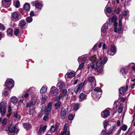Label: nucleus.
Returning <instances> with one entry per match:
<instances>
[{
    "label": "nucleus",
    "mask_w": 135,
    "mask_h": 135,
    "mask_svg": "<svg viewBox=\"0 0 135 135\" xmlns=\"http://www.w3.org/2000/svg\"><path fill=\"white\" fill-rule=\"evenodd\" d=\"M108 59L106 57H100L96 62V65L97 67V69L98 72L102 73L103 71V66L108 61Z\"/></svg>",
    "instance_id": "nucleus-1"
},
{
    "label": "nucleus",
    "mask_w": 135,
    "mask_h": 135,
    "mask_svg": "<svg viewBox=\"0 0 135 135\" xmlns=\"http://www.w3.org/2000/svg\"><path fill=\"white\" fill-rule=\"evenodd\" d=\"M6 101L4 100L0 103V112L2 116H4L6 112Z\"/></svg>",
    "instance_id": "nucleus-2"
},
{
    "label": "nucleus",
    "mask_w": 135,
    "mask_h": 135,
    "mask_svg": "<svg viewBox=\"0 0 135 135\" xmlns=\"http://www.w3.org/2000/svg\"><path fill=\"white\" fill-rule=\"evenodd\" d=\"M19 131V130L17 127L14 124L11 125L8 128V131L9 133H17Z\"/></svg>",
    "instance_id": "nucleus-3"
},
{
    "label": "nucleus",
    "mask_w": 135,
    "mask_h": 135,
    "mask_svg": "<svg viewBox=\"0 0 135 135\" xmlns=\"http://www.w3.org/2000/svg\"><path fill=\"white\" fill-rule=\"evenodd\" d=\"M4 86L7 89H11L14 86L13 80L11 79H7L5 82Z\"/></svg>",
    "instance_id": "nucleus-4"
},
{
    "label": "nucleus",
    "mask_w": 135,
    "mask_h": 135,
    "mask_svg": "<svg viewBox=\"0 0 135 135\" xmlns=\"http://www.w3.org/2000/svg\"><path fill=\"white\" fill-rule=\"evenodd\" d=\"M116 52V48L114 46H112L110 47L108 51V54L110 56H113Z\"/></svg>",
    "instance_id": "nucleus-5"
},
{
    "label": "nucleus",
    "mask_w": 135,
    "mask_h": 135,
    "mask_svg": "<svg viewBox=\"0 0 135 135\" xmlns=\"http://www.w3.org/2000/svg\"><path fill=\"white\" fill-rule=\"evenodd\" d=\"M85 81L83 83H81L80 84L76 86L74 90V92L76 93H77L79 92H80L82 88L85 84Z\"/></svg>",
    "instance_id": "nucleus-6"
},
{
    "label": "nucleus",
    "mask_w": 135,
    "mask_h": 135,
    "mask_svg": "<svg viewBox=\"0 0 135 135\" xmlns=\"http://www.w3.org/2000/svg\"><path fill=\"white\" fill-rule=\"evenodd\" d=\"M68 123H66L65 124L63 131L61 132V135H70L69 129H68Z\"/></svg>",
    "instance_id": "nucleus-7"
},
{
    "label": "nucleus",
    "mask_w": 135,
    "mask_h": 135,
    "mask_svg": "<svg viewBox=\"0 0 135 135\" xmlns=\"http://www.w3.org/2000/svg\"><path fill=\"white\" fill-rule=\"evenodd\" d=\"M52 103L51 102L49 103L48 104L47 107L46 108L45 106H42L43 108H46L45 111L46 113L47 114H48L49 113L51 109Z\"/></svg>",
    "instance_id": "nucleus-8"
},
{
    "label": "nucleus",
    "mask_w": 135,
    "mask_h": 135,
    "mask_svg": "<svg viewBox=\"0 0 135 135\" xmlns=\"http://www.w3.org/2000/svg\"><path fill=\"white\" fill-rule=\"evenodd\" d=\"M68 110L67 108H62L61 111V118L62 119H64L65 117L66 113L68 112Z\"/></svg>",
    "instance_id": "nucleus-9"
},
{
    "label": "nucleus",
    "mask_w": 135,
    "mask_h": 135,
    "mask_svg": "<svg viewBox=\"0 0 135 135\" xmlns=\"http://www.w3.org/2000/svg\"><path fill=\"white\" fill-rule=\"evenodd\" d=\"M31 3L32 6H35L37 8H40L42 6V5L41 3L38 2L37 1L33 2Z\"/></svg>",
    "instance_id": "nucleus-10"
},
{
    "label": "nucleus",
    "mask_w": 135,
    "mask_h": 135,
    "mask_svg": "<svg viewBox=\"0 0 135 135\" xmlns=\"http://www.w3.org/2000/svg\"><path fill=\"white\" fill-rule=\"evenodd\" d=\"M109 113L110 112L108 110H105L101 112V115L102 117L105 118L109 115Z\"/></svg>",
    "instance_id": "nucleus-11"
},
{
    "label": "nucleus",
    "mask_w": 135,
    "mask_h": 135,
    "mask_svg": "<svg viewBox=\"0 0 135 135\" xmlns=\"http://www.w3.org/2000/svg\"><path fill=\"white\" fill-rule=\"evenodd\" d=\"M128 88V86H127L126 88L124 87H122L119 89V91L120 94H123L125 93L127 91Z\"/></svg>",
    "instance_id": "nucleus-12"
},
{
    "label": "nucleus",
    "mask_w": 135,
    "mask_h": 135,
    "mask_svg": "<svg viewBox=\"0 0 135 135\" xmlns=\"http://www.w3.org/2000/svg\"><path fill=\"white\" fill-rule=\"evenodd\" d=\"M117 18L115 16H113L110 18L109 19V24L110 25H111L112 23L116 21Z\"/></svg>",
    "instance_id": "nucleus-13"
},
{
    "label": "nucleus",
    "mask_w": 135,
    "mask_h": 135,
    "mask_svg": "<svg viewBox=\"0 0 135 135\" xmlns=\"http://www.w3.org/2000/svg\"><path fill=\"white\" fill-rule=\"evenodd\" d=\"M87 95L84 93H81L79 95V97L80 99V101H81L83 100L86 99Z\"/></svg>",
    "instance_id": "nucleus-14"
},
{
    "label": "nucleus",
    "mask_w": 135,
    "mask_h": 135,
    "mask_svg": "<svg viewBox=\"0 0 135 135\" xmlns=\"http://www.w3.org/2000/svg\"><path fill=\"white\" fill-rule=\"evenodd\" d=\"M46 128L47 126L45 125L43 127H41L38 132V134L41 135L42 132L44 133L45 131Z\"/></svg>",
    "instance_id": "nucleus-15"
},
{
    "label": "nucleus",
    "mask_w": 135,
    "mask_h": 135,
    "mask_svg": "<svg viewBox=\"0 0 135 135\" xmlns=\"http://www.w3.org/2000/svg\"><path fill=\"white\" fill-rule=\"evenodd\" d=\"M36 100H35L31 102H29L26 104V107L27 108L30 107L35 105L36 103Z\"/></svg>",
    "instance_id": "nucleus-16"
},
{
    "label": "nucleus",
    "mask_w": 135,
    "mask_h": 135,
    "mask_svg": "<svg viewBox=\"0 0 135 135\" xmlns=\"http://www.w3.org/2000/svg\"><path fill=\"white\" fill-rule=\"evenodd\" d=\"M116 126L115 125H113L112 126V128L110 129V130L106 133L105 135H110L112 134L113 132L115 131V128Z\"/></svg>",
    "instance_id": "nucleus-17"
},
{
    "label": "nucleus",
    "mask_w": 135,
    "mask_h": 135,
    "mask_svg": "<svg viewBox=\"0 0 135 135\" xmlns=\"http://www.w3.org/2000/svg\"><path fill=\"white\" fill-rule=\"evenodd\" d=\"M2 5L5 8H8L10 6L11 2H7L4 1H2Z\"/></svg>",
    "instance_id": "nucleus-18"
},
{
    "label": "nucleus",
    "mask_w": 135,
    "mask_h": 135,
    "mask_svg": "<svg viewBox=\"0 0 135 135\" xmlns=\"http://www.w3.org/2000/svg\"><path fill=\"white\" fill-rule=\"evenodd\" d=\"M75 75V73L70 72L66 74L65 76L66 77L67 76L69 78H71L74 77Z\"/></svg>",
    "instance_id": "nucleus-19"
},
{
    "label": "nucleus",
    "mask_w": 135,
    "mask_h": 135,
    "mask_svg": "<svg viewBox=\"0 0 135 135\" xmlns=\"http://www.w3.org/2000/svg\"><path fill=\"white\" fill-rule=\"evenodd\" d=\"M58 128V126L57 125H55V126H52L50 129L51 132V133L54 132L57 130Z\"/></svg>",
    "instance_id": "nucleus-20"
},
{
    "label": "nucleus",
    "mask_w": 135,
    "mask_h": 135,
    "mask_svg": "<svg viewBox=\"0 0 135 135\" xmlns=\"http://www.w3.org/2000/svg\"><path fill=\"white\" fill-rule=\"evenodd\" d=\"M87 59L86 57H83V56L79 57L78 59V61L79 63H80V60H81V63H83L84 64L85 61Z\"/></svg>",
    "instance_id": "nucleus-21"
},
{
    "label": "nucleus",
    "mask_w": 135,
    "mask_h": 135,
    "mask_svg": "<svg viewBox=\"0 0 135 135\" xmlns=\"http://www.w3.org/2000/svg\"><path fill=\"white\" fill-rule=\"evenodd\" d=\"M88 80L90 83L96 84L95 80L94 77L93 76L90 77L88 79Z\"/></svg>",
    "instance_id": "nucleus-22"
},
{
    "label": "nucleus",
    "mask_w": 135,
    "mask_h": 135,
    "mask_svg": "<svg viewBox=\"0 0 135 135\" xmlns=\"http://www.w3.org/2000/svg\"><path fill=\"white\" fill-rule=\"evenodd\" d=\"M59 93V90L57 89H55L52 90L51 91V95L53 96L56 95Z\"/></svg>",
    "instance_id": "nucleus-23"
},
{
    "label": "nucleus",
    "mask_w": 135,
    "mask_h": 135,
    "mask_svg": "<svg viewBox=\"0 0 135 135\" xmlns=\"http://www.w3.org/2000/svg\"><path fill=\"white\" fill-rule=\"evenodd\" d=\"M23 127L26 130H29L31 128V126L28 123H25L23 124Z\"/></svg>",
    "instance_id": "nucleus-24"
},
{
    "label": "nucleus",
    "mask_w": 135,
    "mask_h": 135,
    "mask_svg": "<svg viewBox=\"0 0 135 135\" xmlns=\"http://www.w3.org/2000/svg\"><path fill=\"white\" fill-rule=\"evenodd\" d=\"M26 22L23 20H21L18 24L19 26L21 28H22L25 25Z\"/></svg>",
    "instance_id": "nucleus-25"
},
{
    "label": "nucleus",
    "mask_w": 135,
    "mask_h": 135,
    "mask_svg": "<svg viewBox=\"0 0 135 135\" xmlns=\"http://www.w3.org/2000/svg\"><path fill=\"white\" fill-rule=\"evenodd\" d=\"M11 101L13 103L15 104H17L18 100L15 96L12 97L11 98Z\"/></svg>",
    "instance_id": "nucleus-26"
},
{
    "label": "nucleus",
    "mask_w": 135,
    "mask_h": 135,
    "mask_svg": "<svg viewBox=\"0 0 135 135\" xmlns=\"http://www.w3.org/2000/svg\"><path fill=\"white\" fill-rule=\"evenodd\" d=\"M108 26L106 24L104 25L102 27L101 29L102 32H105L108 28Z\"/></svg>",
    "instance_id": "nucleus-27"
},
{
    "label": "nucleus",
    "mask_w": 135,
    "mask_h": 135,
    "mask_svg": "<svg viewBox=\"0 0 135 135\" xmlns=\"http://www.w3.org/2000/svg\"><path fill=\"white\" fill-rule=\"evenodd\" d=\"M47 90L45 86H43L40 90V93H44L46 92Z\"/></svg>",
    "instance_id": "nucleus-28"
},
{
    "label": "nucleus",
    "mask_w": 135,
    "mask_h": 135,
    "mask_svg": "<svg viewBox=\"0 0 135 135\" xmlns=\"http://www.w3.org/2000/svg\"><path fill=\"white\" fill-rule=\"evenodd\" d=\"M12 17L15 20H18V15L17 13L16 12H14L12 14Z\"/></svg>",
    "instance_id": "nucleus-29"
},
{
    "label": "nucleus",
    "mask_w": 135,
    "mask_h": 135,
    "mask_svg": "<svg viewBox=\"0 0 135 135\" xmlns=\"http://www.w3.org/2000/svg\"><path fill=\"white\" fill-rule=\"evenodd\" d=\"M47 96L45 95H43L42 96L41 103H45L47 99Z\"/></svg>",
    "instance_id": "nucleus-30"
},
{
    "label": "nucleus",
    "mask_w": 135,
    "mask_h": 135,
    "mask_svg": "<svg viewBox=\"0 0 135 135\" xmlns=\"http://www.w3.org/2000/svg\"><path fill=\"white\" fill-rule=\"evenodd\" d=\"M96 85V84L95 83H90V84L89 86V90H92L94 87H95V86Z\"/></svg>",
    "instance_id": "nucleus-31"
},
{
    "label": "nucleus",
    "mask_w": 135,
    "mask_h": 135,
    "mask_svg": "<svg viewBox=\"0 0 135 135\" xmlns=\"http://www.w3.org/2000/svg\"><path fill=\"white\" fill-rule=\"evenodd\" d=\"M61 103L60 102L58 101L55 104V108L56 109H57L59 108L61 104Z\"/></svg>",
    "instance_id": "nucleus-32"
},
{
    "label": "nucleus",
    "mask_w": 135,
    "mask_h": 135,
    "mask_svg": "<svg viewBox=\"0 0 135 135\" xmlns=\"http://www.w3.org/2000/svg\"><path fill=\"white\" fill-rule=\"evenodd\" d=\"M32 21V18L31 17H28L26 18V21L28 23H30Z\"/></svg>",
    "instance_id": "nucleus-33"
},
{
    "label": "nucleus",
    "mask_w": 135,
    "mask_h": 135,
    "mask_svg": "<svg viewBox=\"0 0 135 135\" xmlns=\"http://www.w3.org/2000/svg\"><path fill=\"white\" fill-rule=\"evenodd\" d=\"M96 59V55H94L91 57L90 60L92 62H94Z\"/></svg>",
    "instance_id": "nucleus-34"
},
{
    "label": "nucleus",
    "mask_w": 135,
    "mask_h": 135,
    "mask_svg": "<svg viewBox=\"0 0 135 135\" xmlns=\"http://www.w3.org/2000/svg\"><path fill=\"white\" fill-rule=\"evenodd\" d=\"M14 5L16 8H18L20 5V3L19 1H17L15 3H14Z\"/></svg>",
    "instance_id": "nucleus-35"
},
{
    "label": "nucleus",
    "mask_w": 135,
    "mask_h": 135,
    "mask_svg": "<svg viewBox=\"0 0 135 135\" xmlns=\"http://www.w3.org/2000/svg\"><path fill=\"white\" fill-rule=\"evenodd\" d=\"M13 30L11 28H9L7 31V33L8 35H11L12 34Z\"/></svg>",
    "instance_id": "nucleus-36"
},
{
    "label": "nucleus",
    "mask_w": 135,
    "mask_h": 135,
    "mask_svg": "<svg viewBox=\"0 0 135 135\" xmlns=\"http://www.w3.org/2000/svg\"><path fill=\"white\" fill-rule=\"evenodd\" d=\"M123 110V107L122 105H120L118 107V112L120 113L122 112Z\"/></svg>",
    "instance_id": "nucleus-37"
},
{
    "label": "nucleus",
    "mask_w": 135,
    "mask_h": 135,
    "mask_svg": "<svg viewBox=\"0 0 135 135\" xmlns=\"http://www.w3.org/2000/svg\"><path fill=\"white\" fill-rule=\"evenodd\" d=\"M24 8H30V5L28 3H26L24 5Z\"/></svg>",
    "instance_id": "nucleus-38"
},
{
    "label": "nucleus",
    "mask_w": 135,
    "mask_h": 135,
    "mask_svg": "<svg viewBox=\"0 0 135 135\" xmlns=\"http://www.w3.org/2000/svg\"><path fill=\"white\" fill-rule=\"evenodd\" d=\"M65 85L63 83H61L59 86V89L60 90L61 89L65 88Z\"/></svg>",
    "instance_id": "nucleus-39"
},
{
    "label": "nucleus",
    "mask_w": 135,
    "mask_h": 135,
    "mask_svg": "<svg viewBox=\"0 0 135 135\" xmlns=\"http://www.w3.org/2000/svg\"><path fill=\"white\" fill-rule=\"evenodd\" d=\"M79 105L78 104H76L74 105V110H77L79 109Z\"/></svg>",
    "instance_id": "nucleus-40"
},
{
    "label": "nucleus",
    "mask_w": 135,
    "mask_h": 135,
    "mask_svg": "<svg viewBox=\"0 0 135 135\" xmlns=\"http://www.w3.org/2000/svg\"><path fill=\"white\" fill-rule=\"evenodd\" d=\"M94 91L97 92H101L102 91V90L99 87L96 88L94 90Z\"/></svg>",
    "instance_id": "nucleus-41"
},
{
    "label": "nucleus",
    "mask_w": 135,
    "mask_h": 135,
    "mask_svg": "<svg viewBox=\"0 0 135 135\" xmlns=\"http://www.w3.org/2000/svg\"><path fill=\"white\" fill-rule=\"evenodd\" d=\"M120 128L123 131H125L126 130L127 128V126L126 125L124 124Z\"/></svg>",
    "instance_id": "nucleus-42"
},
{
    "label": "nucleus",
    "mask_w": 135,
    "mask_h": 135,
    "mask_svg": "<svg viewBox=\"0 0 135 135\" xmlns=\"http://www.w3.org/2000/svg\"><path fill=\"white\" fill-rule=\"evenodd\" d=\"M95 66V64H94L92 63L90 65H88V69H90V68L93 69L94 68Z\"/></svg>",
    "instance_id": "nucleus-43"
},
{
    "label": "nucleus",
    "mask_w": 135,
    "mask_h": 135,
    "mask_svg": "<svg viewBox=\"0 0 135 135\" xmlns=\"http://www.w3.org/2000/svg\"><path fill=\"white\" fill-rule=\"evenodd\" d=\"M108 124V122L106 121H104L103 122L104 127L105 128L107 127V126Z\"/></svg>",
    "instance_id": "nucleus-44"
},
{
    "label": "nucleus",
    "mask_w": 135,
    "mask_h": 135,
    "mask_svg": "<svg viewBox=\"0 0 135 135\" xmlns=\"http://www.w3.org/2000/svg\"><path fill=\"white\" fill-rule=\"evenodd\" d=\"M7 121V119L6 118H4L2 120V124L3 125H5Z\"/></svg>",
    "instance_id": "nucleus-45"
},
{
    "label": "nucleus",
    "mask_w": 135,
    "mask_h": 135,
    "mask_svg": "<svg viewBox=\"0 0 135 135\" xmlns=\"http://www.w3.org/2000/svg\"><path fill=\"white\" fill-rule=\"evenodd\" d=\"M120 72L122 74H124L127 73V72L124 69L122 68L120 70Z\"/></svg>",
    "instance_id": "nucleus-46"
},
{
    "label": "nucleus",
    "mask_w": 135,
    "mask_h": 135,
    "mask_svg": "<svg viewBox=\"0 0 135 135\" xmlns=\"http://www.w3.org/2000/svg\"><path fill=\"white\" fill-rule=\"evenodd\" d=\"M5 29V27L3 25L0 23V30L2 31H4Z\"/></svg>",
    "instance_id": "nucleus-47"
},
{
    "label": "nucleus",
    "mask_w": 135,
    "mask_h": 135,
    "mask_svg": "<svg viewBox=\"0 0 135 135\" xmlns=\"http://www.w3.org/2000/svg\"><path fill=\"white\" fill-rule=\"evenodd\" d=\"M111 9H105L104 11L105 14L107 15V13H110L112 11Z\"/></svg>",
    "instance_id": "nucleus-48"
},
{
    "label": "nucleus",
    "mask_w": 135,
    "mask_h": 135,
    "mask_svg": "<svg viewBox=\"0 0 135 135\" xmlns=\"http://www.w3.org/2000/svg\"><path fill=\"white\" fill-rule=\"evenodd\" d=\"M128 11H124L122 13L123 15V16H126L127 15L128 13Z\"/></svg>",
    "instance_id": "nucleus-49"
},
{
    "label": "nucleus",
    "mask_w": 135,
    "mask_h": 135,
    "mask_svg": "<svg viewBox=\"0 0 135 135\" xmlns=\"http://www.w3.org/2000/svg\"><path fill=\"white\" fill-rule=\"evenodd\" d=\"M74 117L73 115L72 114H70L69 115L68 117V119L70 120H71L73 119Z\"/></svg>",
    "instance_id": "nucleus-50"
},
{
    "label": "nucleus",
    "mask_w": 135,
    "mask_h": 135,
    "mask_svg": "<svg viewBox=\"0 0 135 135\" xmlns=\"http://www.w3.org/2000/svg\"><path fill=\"white\" fill-rule=\"evenodd\" d=\"M14 116L16 118L19 119L20 118L19 115H18L17 112H15L14 113Z\"/></svg>",
    "instance_id": "nucleus-51"
},
{
    "label": "nucleus",
    "mask_w": 135,
    "mask_h": 135,
    "mask_svg": "<svg viewBox=\"0 0 135 135\" xmlns=\"http://www.w3.org/2000/svg\"><path fill=\"white\" fill-rule=\"evenodd\" d=\"M67 90L66 89H64L62 91V95L64 96L66 95H67Z\"/></svg>",
    "instance_id": "nucleus-52"
},
{
    "label": "nucleus",
    "mask_w": 135,
    "mask_h": 135,
    "mask_svg": "<svg viewBox=\"0 0 135 135\" xmlns=\"http://www.w3.org/2000/svg\"><path fill=\"white\" fill-rule=\"evenodd\" d=\"M9 94V93L8 91H5L4 92V93H3V95L5 97H6Z\"/></svg>",
    "instance_id": "nucleus-53"
},
{
    "label": "nucleus",
    "mask_w": 135,
    "mask_h": 135,
    "mask_svg": "<svg viewBox=\"0 0 135 135\" xmlns=\"http://www.w3.org/2000/svg\"><path fill=\"white\" fill-rule=\"evenodd\" d=\"M43 120L45 121H46L48 120L49 119L48 116L47 115L44 116L43 118Z\"/></svg>",
    "instance_id": "nucleus-54"
},
{
    "label": "nucleus",
    "mask_w": 135,
    "mask_h": 135,
    "mask_svg": "<svg viewBox=\"0 0 135 135\" xmlns=\"http://www.w3.org/2000/svg\"><path fill=\"white\" fill-rule=\"evenodd\" d=\"M19 32V31L18 29H16L14 32V34L15 35H18Z\"/></svg>",
    "instance_id": "nucleus-55"
},
{
    "label": "nucleus",
    "mask_w": 135,
    "mask_h": 135,
    "mask_svg": "<svg viewBox=\"0 0 135 135\" xmlns=\"http://www.w3.org/2000/svg\"><path fill=\"white\" fill-rule=\"evenodd\" d=\"M84 65V64L83 63H82L80 65H79V69H82Z\"/></svg>",
    "instance_id": "nucleus-56"
},
{
    "label": "nucleus",
    "mask_w": 135,
    "mask_h": 135,
    "mask_svg": "<svg viewBox=\"0 0 135 135\" xmlns=\"http://www.w3.org/2000/svg\"><path fill=\"white\" fill-rule=\"evenodd\" d=\"M119 10L118 9H117V10H115L114 11V12L113 13L114 14H119Z\"/></svg>",
    "instance_id": "nucleus-57"
},
{
    "label": "nucleus",
    "mask_w": 135,
    "mask_h": 135,
    "mask_svg": "<svg viewBox=\"0 0 135 135\" xmlns=\"http://www.w3.org/2000/svg\"><path fill=\"white\" fill-rule=\"evenodd\" d=\"M131 2V0H128L127 1H126L125 2V4L124 5V6H127L128 4H127L128 3H130Z\"/></svg>",
    "instance_id": "nucleus-58"
},
{
    "label": "nucleus",
    "mask_w": 135,
    "mask_h": 135,
    "mask_svg": "<svg viewBox=\"0 0 135 135\" xmlns=\"http://www.w3.org/2000/svg\"><path fill=\"white\" fill-rule=\"evenodd\" d=\"M105 133V130H102L101 132L100 133L101 135H104Z\"/></svg>",
    "instance_id": "nucleus-59"
},
{
    "label": "nucleus",
    "mask_w": 135,
    "mask_h": 135,
    "mask_svg": "<svg viewBox=\"0 0 135 135\" xmlns=\"http://www.w3.org/2000/svg\"><path fill=\"white\" fill-rule=\"evenodd\" d=\"M97 47V45H94V47L92 48V50H93V51H95L96 50V49Z\"/></svg>",
    "instance_id": "nucleus-60"
},
{
    "label": "nucleus",
    "mask_w": 135,
    "mask_h": 135,
    "mask_svg": "<svg viewBox=\"0 0 135 135\" xmlns=\"http://www.w3.org/2000/svg\"><path fill=\"white\" fill-rule=\"evenodd\" d=\"M62 97V95L61 94H60L59 95L57 99L58 100H60Z\"/></svg>",
    "instance_id": "nucleus-61"
},
{
    "label": "nucleus",
    "mask_w": 135,
    "mask_h": 135,
    "mask_svg": "<svg viewBox=\"0 0 135 135\" xmlns=\"http://www.w3.org/2000/svg\"><path fill=\"white\" fill-rule=\"evenodd\" d=\"M107 46L104 44L103 45V50L106 49L107 48Z\"/></svg>",
    "instance_id": "nucleus-62"
},
{
    "label": "nucleus",
    "mask_w": 135,
    "mask_h": 135,
    "mask_svg": "<svg viewBox=\"0 0 135 135\" xmlns=\"http://www.w3.org/2000/svg\"><path fill=\"white\" fill-rule=\"evenodd\" d=\"M30 16H34V12L33 11H32L30 14Z\"/></svg>",
    "instance_id": "nucleus-63"
},
{
    "label": "nucleus",
    "mask_w": 135,
    "mask_h": 135,
    "mask_svg": "<svg viewBox=\"0 0 135 135\" xmlns=\"http://www.w3.org/2000/svg\"><path fill=\"white\" fill-rule=\"evenodd\" d=\"M114 28H117L118 25L117 22L116 21L115 22H114Z\"/></svg>",
    "instance_id": "nucleus-64"
}]
</instances>
